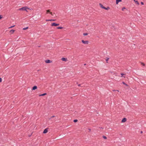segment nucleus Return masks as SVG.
Segmentation results:
<instances>
[{
  "label": "nucleus",
  "instance_id": "nucleus-1",
  "mask_svg": "<svg viewBox=\"0 0 146 146\" xmlns=\"http://www.w3.org/2000/svg\"><path fill=\"white\" fill-rule=\"evenodd\" d=\"M27 9H29V8H28L27 7H23L21 8H20L19 10L20 11H25L27 12Z\"/></svg>",
  "mask_w": 146,
  "mask_h": 146
},
{
  "label": "nucleus",
  "instance_id": "nucleus-2",
  "mask_svg": "<svg viewBox=\"0 0 146 146\" xmlns=\"http://www.w3.org/2000/svg\"><path fill=\"white\" fill-rule=\"evenodd\" d=\"M82 43L84 44H88L89 42L88 40L84 41V40H82L81 41Z\"/></svg>",
  "mask_w": 146,
  "mask_h": 146
},
{
  "label": "nucleus",
  "instance_id": "nucleus-3",
  "mask_svg": "<svg viewBox=\"0 0 146 146\" xmlns=\"http://www.w3.org/2000/svg\"><path fill=\"white\" fill-rule=\"evenodd\" d=\"M45 62L46 63H49L52 62V61L49 59L45 60Z\"/></svg>",
  "mask_w": 146,
  "mask_h": 146
},
{
  "label": "nucleus",
  "instance_id": "nucleus-4",
  "mask_svg": "<svg viewBox=\"0 0 146 146\" xmlns=\"http://www.w3.org/2000/svg\"><path fill=\"white\" fill-rule=\"evenodd\" d=\"M127 121V119L126 118H123L121 122L122 123H124L126 122Z\"/></svg>",
  "mask_w": 146,
  "mask_h": 146
},
{
  "label": "nucleus",
  "instance_id": "nucleus-5",
  "mask_svg": "<svg viewBox=\"0 0 146 146\" xmlns=\"http://www.w3.org/2000/svg\"><path fill=\"white\" fill-rule=\"evenodd\" d=\"M48 131V128H46L44 129V130L43 133H46Z\"/></svg>",
  "mask_w": 146,
  "mask_h": 146
},
{
  "label": "nucleus",
  "instance_id": "nucleus-6",
  "mask_svg": "<svg viewBox=\"0 0 146 146\" xmlns=\"http://www.w3.org/2000/svg\"><path fill=\"white\" fill-rule=\"evenodd\" d=\"M37 88V87L36 86H35L33 87H32V90H35Z\"/></svg>",
  "mask_w": 146,
  "mask_h": 146
},
{
  "label": "nucleus",
  "instance_id": "nucleus-7",
  "mask_svg": "<svg viewBox=\"0 0 146 146\" xmlns=\"http://www.w3.org/2000/svg\"><path fill=\"white\" fill-rule=\"evenodd\" d=\"M61 60L63 61H66L67 60V58H62Z\"/></svg>",
  "mask_w": 146,
  "mask_h": 146
},
{
  "label": "nucleus",
  "instance_id": "nucleus-8",
  "mask_svg": "<svg viewBox=\"0 0 146 146\" xmlns=\"http://www.w3.org/2000/svg\"><path fill=\"white\" fill-rule=\"evenodd\" d=\"M121 0H116V4H118L119 2H121Z\"/></svg>",
  "mask_w": 146,
  "mask_h": 146
},
{
  "label": "nucleus",
  "instance_id": "nucleus-9",
  "mask_svg": "<svg viewBox=\"0 0 146 146\" xmlns=\"http://www.w3.org/2000/svg\"><path fill=\"white\" fill-rule=\"evenodd\" d=\"M63 28V27H58L55 28L56 29H62Z\"/></svg>",
  "mask_w": 146,
  "mask_h": 146
},
{
  "label": "nucleus",
  "instance_id": "nucleus-10",
  "mask_svg": "<svg viewBox=\"0 0 146 146\" xmlns=\"http://www.w3.org/2000/svg\"><path fill=\"white\" fill-rule=\"evenodd\" d=\"M99 5L101 8L102 9H104L105 7L101 3H100Z\"/></svg>",
  "mask_w": 146,
  "mask_h": 146
},
{
  "label": "nucleus",
  "instance_id": "nucleus-11",
  "mask_svg": "<svg viewBox=\"0 0 146 146\" xmlns=\"http://www.w3.org/2000/svg\"><path fill=\"white\" fill-rule=\"evenodd\" d=\"M47 94L46 93H43V94H40L39 95V96H43L46 95Z\"/></svg>",
  "mask_w": 146,
  "mask_h": 146
},
{
  "label": "nucleus",
  "instance_id": "nucleus-12",
  "mask_svg": "<svg viewBox=\"0 0 146 146\" xmlns=\"http://www.w3.org/2000/svg\"><path fill=\"white\" fill-rule=\"evenodd\" d=\"M46 13H50L52 15H53V14H52V13L51 12H50V10H46Z\"/></svg>",
  "mask_w": 146,
  "mask_h": 146
},
{
  "label": "nucleus",
  "instance_id": "nucleus-13",
  "mask_svg": "<svg viewBox=\"0 0 146 146\" xmlns=\"http://www.w3.org/2000/svg\"><path fill=\"white\" fill-rule=\"evenodd\" d=\"M46 21H55V19H46Z\"/></svg>",
  "mask_w": 146,
  "mask_h": 146
},
{
  "label": "nucleus",
  "instance_id": "nucleus-14",
  "mask_svg": "<svg viewBox=\"0 0 146 146\" xmlns=\"http://www.w3.org/2000/svg\"><path fill=\"white\" fill-rule=\"evenodd\" d=\"M15 30L12 29L10 31V32L11 33H14V32H15Z\"/></svg>",
  "mask_w": 146,
  "mask_h": 146
},
{
  "label": "nucleus",
  "instance_id": "nucleus-15",
  "mask_svg": "<svg viewBox=\"0 0 146 146\" xmlns=\"http://www.w3.org/2000/svg\"><path fill=\"white\" fill-rule=\"evenodd\" d=\"M138 5H139V3L137 1H136L135 0H133Z\"/></svg>",
  "mask_w": 146,
  "mask_h": 146
},
{
  "label": "nucleus",
  "instance_id": "nucleus-16",
  "mask_svg": "<svg viewBox=\"0 0 146 146\" xmlns=\"http://www.w3.org/2000/svg\"><path fill=\"white\" fill-rule=\"evenodd\" d=\"M110 9V8L109 7H105L104 8V9L106 10H108L109 9Z\"/></svg>",
  "mask_w": 146,
  "mask_h": 146
},
{
  "label": "nucleus",
  "instance_id": "nucleus-17",
  "mask_svg": "<svg viewBox=\"0 0 146 146\" xmlns=\"http://www.w3.org/2000/svg\"><path fill=\"white\" fill-rule=\"evenodd\" d=\"M122 83L124 85H125L126 86H128V85L126 83H125V82H122Z\"/></svg>",
  "mask_w": 146,
  "mask_h": 146
},
{
  "label": "nucleus",
  "instance_id": "nucleus-18",
  "mask_svg": "<svg viewBox=\"0 0 146 146\" xmlns=\"http://www.w3.org/2000/svg\"><path fill=\"white\" fill-rule=\"evenodd\" d=\"M78 121V120L77 119H74L73 120V122L74 123H76V122H77Z\"/></svg>",
  "mask_w": 146,
  "mask_h": 146
},
{
  "label": "nucleus",
  "instance_id": "nucleus-19",
  "mask_svg": "<svg viewBox=\"0 0 146 146\" xmlns=\"http://www.w3.org/2000/svg\"><path fill=\"white\" fill-rule=\"evenodd\" d=\"M102 137L104 139H107V137L105 136H103Z\"/></svg>",
  "mask_w": 146,
  "mask_h": 146
},
{
  "label": "nucleus",
  "instance_id": "nucleus-20",
  "mask_svg": "<svg viewBox=\"0 0 146 146\" xmlns=\"http://www.w3.org/2000/svg\"><path fill=\"white\" fill-rule=\"evenodd\" d=\"M88 35V33H84L83 34V35L84 36H86V35Z\"/></svg>",
  "mask_w": 146,
  "mask_h": 146
},
{
  "label": "nucleus",
  "instance_id": "nucleus-21",
  "mask_svg": "<svg viewBox=\"0 0 146 146\" xmlns=\"http://www.w3.org/2000/svg\"><path fill=\"white\" fill-rule=\"evenodd\" d=\"M51 26H55V22L52 23L51 24Z\"/></svg>",
  "mask_w": 146,
  "mask_h": 146
},
{
  "label": "nucleus",
  "instance_id": "nucleus-22",
  "mask_svg": "<svg viewBox=\"0 0 146 146\" xmlns=\"http://www.w3.org/2000/svg\"><path fill=\"white\" fill-rule=\"evenodd\" d=\"M109 59V58H107L106 60V62L107 63H108V60Z\"/></svg>",
  "mask_w": 146,
  "mask_h": 146
},
{
  "label": "nucleus",
  "instance_id": "nucleus-23",
  "mask_svg": "<svg viewBox=\"0 0 146 146\" xmlns=\"http://www.w3.org/2000/svg\"><path fill=\"white\" fill-rule=\"evenodd\" d=\"M121 77H123V75H125V74H123V73H121Z\"/></svg>",
  "mask_w": 146,
  "mask_h": 146
},
{
  "label": "nucleus",
  "instance_id": "nucleus-24",
  "mask_svg": "<svg viewBox=\"0 0 146 146\" xmlns=\"http://www.w3.org/2000/svg\"><path fill=\"white\" fill-rule=\"evenodd\" d=\"M28 27H27L25 28H24L23 29V30H25L26 29H28Z\"/></svg>",
  "mask_w": 146,
  "mask_h": 146
},
{
  "label": "nucleus",
  "instance_id": "nucleus-25",
  "mask_svg": "<svg viewBox=\"0 0 146 146\" xmlns=\"http://www.w3.org/2000/svg\"><path fill=\"white\" fill-rule=\"evenodd\" d=\"M59 25V24L55 23V27Z\"/></svg>",
  "mask_w": 146,
  "mask_h": 146
},
{
  "label": "nucleus",
  "instance_id": "nucleus-26",
  "mask_svg": "<svg viewBox=\"0 0 146 146\" xmlns=\"http://www.w3.org/2000/svg\"><path fill=\"white\" fill-rule=\"evenodd\" d=\"M141 65H143V66H144L145 65V64H144L143 62H141Z\"/></svg>",
  "mask_w": 146,
  "mask_h": 146
},
{
  "label": "nucleus",
  "instance_id": "nucleus-27",
  "mask_svg": "<svg viewBox=\"0 0 146 146\" xmlns=\"http://www.w3.org/2000/svg\"><path fill=\"white\" fill-rule=\"evenodd\" d=\"M125 9V7H123V8H122V11H123L124 10V9Z\"/></svg>",
  "mask_w": 146,
  "mask_h": 146
},
{
  "label": "nucleus",
  "instance_id": "nucleus-28",
  "mask_svg": "<svg viewBox=\"0 0 146 146\" xmlns=\"http://www.w3.org/2000/svg\"><path fill=\"white\" fill-rule=\"evenodd\" d=\"M2 18V15H0V19H1Z\"/></svg>",
  "mask_w": 146,
  "mask_h": 146
},
{
  "label": "nucleus",
  "instance_id": "nucleus-29",
  "mask_svg": "<svg viewBox=\"0 0 146 146\" xmlns=\"http://www.w3.org/2000/svg\"><path fill=\"white\" fill-rule=\"evenodd\" d=\"M2 81V79L1 78H0V82H1Z\"/></svg>",
  "mask_w": 146,
  "mask_h": 146
},
{
  "label": "nucleus",
  "instance_id": "nucleus-30",
  "mask_svg": "<svg viewBox=\"0 0 146 146\" xmlns=\"http://www.w3.org/2000/svg\"><path fill=\"white\" fill-rule=\"evenodd\" d=\"M141 5H144V3H143V2H141Z\"/></svg>",
  "mask_w": 146,
  "mask_h": 146
},
{
  "label": "nucleus",
  "instance_id": "nucleus-31",
  "mask_svg": "<svg viewBox=\"0 0 146 146\" xmlns=\"http://www.w3.org/2000/svg\"><path fill=\"white\" fill-rule=\"evenodd\" d=\"M15 26V25H14L13 26H11L10 27H9V28H12V27H13L14 26Z\"/></svg>",
  "mask_w": 146,
  "mask_h": 146
},
{
  "label": "nucleus",
  "instance_id": "nucleus-32",
  "mask_svg": "<svg viewBox=\"0 0 146 146\" xmlns=\"http://www.w3.org/2000/svg\"><path fill=\"white\" fill-rule=\"evenodd\" d=\"M88 130H89V131H91V129H88Z\"/></svg>",
  "mask_w": 146,
  "mask_h": 146
},
{
  "label": "nucleus",
  "instance_id": "nucleus-33",
  "mask_svg": "<svg viewBox=\"0 0 146 146\" xmlns=\"http://www.w3.org/2000/svg\"><path fill=\"white\" fill-rule=\"evenodd\" d=\"M55 117V116L53 115V116H52L51 117V118H52V117Z\"/></svg>",
  "mask_w": 146,
  "mask_h": 146
},
{
  "label": "nucleus",
  "instance_id": "nucleus-34",
  "mask_svg": "<svg viewBox=\"0 0 146 146\" xmlns=\"http://www.w3.org/2000/svg\"><path fill=\"white\" fill-rule=\"evenodd\" d=\"M78 86H80L81 84H78Z\"/></svg>",
  "mask_w": 146,
  "mask_h": 146
},
{
  "label": "nucleus",
  "instance_id": "nucleus-35",
  "mask_svg": "<svg viewBox=\"0 0 146 146\" xmlns=\"http://www.w3.org/2000/svg\"><path fill=\"white\" fill-rule=\"evenodd\" d=\"M140 133H143V131H141V132H140Z\"/></svg>",
  "mask_w": 146,
  "mask_h": 146
},
{
  "label": "nucleus",
  "instance_id": "nucleus-36",
  "mask_svg": "<svg viewBox=\"0 0 146 146\" xmlns=\"http://www.w3.org/2000/svg\"><path fill=\"white\" fill-rule=\"evenodd\" d=\"M113 91H116V90H113Z\"/></svg>",
  "mask_w": 146,
  "mask_h": 146
},
{
  "label": "nucleus",
  "instance_id": "nucleus-37",
  "mask_svg": "<svg viewBox=\"0 0 146 146\" xmlns=\"http://www.w3.org/2000/svg\"><path fill=\"white\" fill-rule=\"evenodd\" d=\"M31 135H29V137H30V136H31Z\"/></svg>",
  "mask_w": 146,
  "mask_h": 146
},
{
  "label": "nucleus",
  "instance_id": "nucleus-38",
  "mask_svg": "<svg viewBox=\"0 0 146 146\" xmlns=\"http://www.w3.org/2000/svg\"><path fill=\"white\" fill-rule=\"evenodd\" d=\"M40 70H37V71H38H38H39Z\"/></svg>",
  "mask_w": 146,
  "mask_h": 146
},
{
  "label": "nucleus",
  "instance_id": "nucleus-39",
  "mask_svg": "<svg viewBox=\"0 0 146 146\" xmlns=\"http://www.w3.org/2000/svg\"><path fill=\"white\" fill-rule=\"evenodd\" d=\"M116 91H117L119 92V90H116Z\"/></svg>",
  "mask_w": 146,
  "mask_h": 146
},
{
  "label": "nucleus",
  "instance_id": "nucleus-40",
  "mask_svg": "<svg viewBox=\"0 0 146 146\" xmlns=\"http://www.w3.org/2000/svg\"><path fill=\"white\" fill-rule=\"evenodd\" d=\"M86 65V64H84V65H85H85Z\"/></svg>",
  "mask_w": 146,
  "mask_h": 146
},
{
  "label": "nucleus",
  "instance_id": "nucleus-41",
  "mask_svg": "<svg viewBox=\"0 0 146 146\" xmlns=\"http://www.w3.org/2000/svg\"><path fill=\"white\" fill-rule=\"evenodd\" d=\"M101 128H102V129H103V128H102V127H101Z\"/></svg>",
  "mask_w": 146,
  "mask_h": 146
}]
</instances>
